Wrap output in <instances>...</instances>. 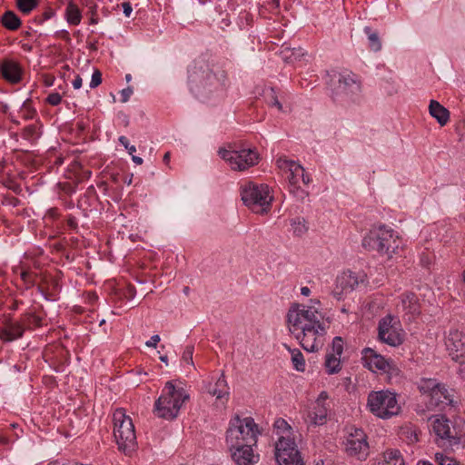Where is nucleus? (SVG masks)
<instances>
[{"mask_svg": "<svg viewBox=\"0 0 465 465\" xmlns=\"http://www.w3.org/2000/svg\"><path fill=\"white\" fill-rule=\"evenodd\" d=\"M290 332L302 347L310 352L318 351L325 342L330 323L325 319L319 299H311L309 304H293L287 313Z\"/></svg>", "mask_w": 465, "mask_h": 465, "instance_id": "nucleus-1", "label": "nucleus"}, {"mask_svg": "<svg viewBox=\"0 0 465 465\" xmlns=\"http://www.w3.org/2000/svg\"><path fill=\"white\" fill-rule=\"evenodd\" d=\"M227 76L223 71H214L203 61L194 62L188 70V86L199 100L209 103L224 97Z\"/></svg>", "mask_w": 465, "mask_h": 465, "instance_id": "nucleus-2", "label": "nucleus"}, {"mask_svg": "<svg viewBox=\"0 0 465 465\" xmlns=\"http://www.w3.org/2000/svg\"><path fill=\"white\" fill-rule=\"evenodd\" d=\"M189 394L181 381H169L163 386L161 395L155 401L153 413L156 417L172 420L177 418Z\"/></svg>", "mask_w": 465, "mask_h": 465, "instance_id": "nucleus-3", "label": "nucleus"}, {"mask_svg": "<svg viewBox=\"0 0 465 465\" xmlns=\"http://www.w3.org/2000/svg\"><path fill=\"white\" fill-rule=\"evenodd\" d=\"M262 431L252 417L233 416L226 430V444L228 448L241 445H256Z\"/></svg>", "mask_w": 465, "mask_h": 465, "instance_id": "nucleus-4", "label": "nucleus"}, {"mask_svg": "<svg viewBox=\"0 0 465 465\" xmlns=\"http://www.w3.org/2000/svg\"><path fill=\"white\" fill-rule=\"evenodd\" d=\"M113 434L119 450L130 455L137 448V440L132 418L123 408L113 413Z\"/></svg>", "mask_w": 465, "mask_h": 465, "instance_id": "nucleus-5", "label": "nucleus"}, {"mask_svg": "<svg viewBox=\"0 0 465 465\" xmlns=\"http://www.w3.org/2000/svg\"><path fill=\"white\" fill-rule=\"evenodd\" d=\"M366 408L373 416L382 420L397 416L401 411L397 394L390 390L369 392Z\"/></svg>", "mask_w": 465, "mask_h": 465, "instance_id": "nucleus-6", "label": "nucleus"}, {"mask_svg": "<svg viewBox=\"0 0 465 465\" xmlns=\"http://www.w3.org/2000/svg\"><path fill=\"white\" fill-rule=\"evenodd\" d=\"M362 245L366 249L376 251L388 258H391L400 248L401 240L393 230L381 226L370 231L364 236Z\"/></svg>", "mask_w": 465, "mask_h": 465, "instance_id": "nucleus-7", "label": "nucleus"}, {"mask_svg": "<svg viewBox=\"0 0 465 465\" xmlns=\"http://www.w3.org/2000/svg\"><path fill=\"white\" fill-rule=\"evenodd\" d=\"M241 196L243 203L256 213H267L273 201V195L267 184L252 182H248L242 187Z\"/></svg>", "mask_w": 465, "mask_h": 465, "instance_id": "nucleus-8", "label": "nucleus"}, {"mask_svg": "<svg viewBox=\"0 0 465 465\" xmlns=\"http://www.w3.org/2000/svg\"><path fill=\"white\" fill-rule=\"evenodd\" d=\"M418 388L422 396L429 400V409L453 403V391L436 379L423 378L419 381Z\"/></svg>", "mask_w": 465, "mask_h": 465, "instance_id": "nucleus-9", "label": "nucleus"}, {"mask_svg": "<svg viewBox=\"0 0 465 465\" xmlns=\"http://www.w3.org/2000/svg\"><path fill=\"white\" fill-rule=\"evenodd\" d=\"M276 164L288 180L290 193L298 198L303 199L306 193L303 190H301L300 183L308 184L310 183V178L304 173L303 167L295 161L285 157L278 158Z\"/></svg>", "mask_w": 465, "mask_h": 465, "instance_id": "nucleus-10", "label": "nucleus"}, {"mask_svg": "<svg viewBox=\"0 0 465 465\" xmlns=\"http://www.w3.org/2000/svg\"><path fill=\"white\" fill-rule=\"evenodd\" d=\"M220 157L224 160L231 169L243 171L258 163V153L251 148L228 146L218 151Z\"/></svg>", "mask_w": 465, "mask_h": 465, "instance_id": "nucleus-11", "label": "nucleus"}, {"mask_svg": "<svg viewBox=\"0 0 465 465\" xmlns=\"http://www.w3.org/2000/svg\"><path fill=\"white\" fill-rule=\"evenodd\" d=\"M331 86L332 94L337 99L354 100L361 92V83L351 72L333 74Z\"/></svg>", "mask_w": 465, "mask_h": 465, "instance_id": "nucleus-12", "label": "nucleus"}, {"mask_svg": "<svg viewBox=\"0 0 465 465\" xmlns=\"http://www.w3.org/2000/svg\"><path fill=\"white\" fill-rule=\"evenodd\" d=\"M361 354L363 365L372 372L385 374L389 380L399 376L400 369L393 361L386 359L371 348L363 349Z\"/></svg>", "mask_w": 465, "mask_h": 465, "instance_id": "nucleus-13", "label": "nucleus"}, {"mask_svg": "<svg viewBox=\"0 0 465 465\" xmlns=\"http://www.w3.org/2000/svg\"><path fill=\"white\" fill-rule=\"evenodd\" d=\"M444 344L449 355L460 367V362L465 359V329L450 328L445 333Z\"/></svg>", "mask_w": 465, "mask_h": 465, "instance_id": "nucleus-14", "label": "nucleus"}, {"mask_svg": "<svg viewBox=\"0 0 465 465\" xmlns=\"http://www.w3.org/2000/svg\"><path fill=\"white\" fill-rule=\"evenodd\" d=\"M379 338L390 346L401 345L403 342V331L399 321L391 315L382 318L379 323Z\"/></svg>", "mask_w": 465, "mask_h": 465, "instance_id": "nucleus-15", "label": "nucleus"}, {"mask_svg": "<svg viewBox=\"0 0 465 465\" xmlns=\"http://www.w3.org/2000/svg\"><path fill=\"white\" fill-rule=\"evenodd\" d=\"M344 444L347 454L351 457L363 460L369 455L367 435L361 429L351 430L348 434Z\"/></svg>", "mask_w": 465, "mask_h": 465, "instance_id": "nucleus-16", "label": "nucleus"}, {"mask_svg": "<svg viewBox=\"0 0 465 465\" xmlns=\"http://www.w3.org/2000/svg\"><path fill=\"white\" fill-rule=\"evenodd\" d=\"M275 459L279 465H303L295 440H277L275 443Z\"/></svg>", "mask_w": 465, "mask_h": 465, "instance_id": "nucleus-17", "label": "nucleus"}, {"mask_svg": "<svg viewBox=\"0 0 465 465\" xmlns=\"http://www.w3.org/2000/svg\"><path fill=\"white\" fill-rule=\"evenodd\" d=\"M328 399V393L322 391L312 405L306 410L303 419L307 424L318 426L325 423L330 408Z\"/></svg>", "mask_w": 465, "mask_h": 465, "instance_id": "nucleus-18", "label": "nucleus"}, {"mask_svg": "<svg viewBox=\"0 0 465 465\" xmlns=\"http://www.w3.org/2000/svg\"><path fill=\"white\" fill-rule=\"evenodd\" d=\"M364 276L359 275L351 271L342 272L336 278L335 287L332 295L337 300H341L344 294L351 292L363 282Z\"/></svg>", "mask_w": 465, "mask_h": 465, "instance_id": "nucleus-19", "label": "nucleus"}, {"mask_svg": "<svg viewBox=\"0 0 465 465\" xmlns=\"http://www.w3.org/2000/svg\"><path fill=\"white\" fill-rule=\"evenodd\" d=\"M253 446L247 444L236 448H228L236 465H255L259 461V455L254 453Z\"/></svg>", "mask_w": 465, "mask_h": 465, "instance_id": "nucleus-20", "label": "nucleus"}, {"mask_svg": "<svg viewBox=\"0 0 465 465\" xmlns=\"http://www.w3.org/2000/svg\"><path fill=\"white\" fill-rule=\"evenodd\" d=\"M397 308L407 315L409 320H411L420 313L418 298L411 292H406L401 296V302L398 303Z\"/></svg>", "mask_w": 465, "mask_h": 465, "instance_id": "nucleus-21", "label": "nucleus"}, {"mask_svg": "<svg viewBox=\"0 0 465 465\" xmlns=\"http://www.w3.org/2000/svg\"><path fill=\"white\" fill-rule=\"evenodd\" d=\"M25 328L17 322L6 321L3 327H0V339L4 341H13L23 336Z\"/></svg>", "mask_w": 465, "mask_h": 465, "instance_id": "nucleus-22", "label": "nucleus"}, {"mask_svg": "<svg viewBox=\"0 0 465 465\" xmlns=\"http://www.w3.org/2000/svg\"><path fill=\"white\" fill-rule=\"evenodd\" d=\"M371 465H405L404 460L398 450H387L371 460Z\"/></svg>", "mask_w": 465, "mask_h": 465, "instance_id": "nucleus-23", "label": "nucleus"}, {"mask_svg": "<svg viewBox=\"0 0 465 465\" xmlns=\"http://www.w3.org/2000/svg\"><path fill=\"white\" fill-rule=\"evenodd\" d=\"M431 429L435 435L441 440H455L450 434L449 420L444 416H434L431 420Z\"/></svg>", "mask_w": 465, "mask_h": 465, "instance_id": "nucleus-24", "label": "nucleus"}, {"mask_svg": "<svg viewBox=\"0 0 465 465\" xmlns=\"http://www.w3.org/2000/svg\"><path fill=\"white\" fill-rule=\"evenodd\" d=\"M1 71L3 77L11 83H17L21 79L22 68L18 63L13 60L3 62Z\"/></svg>", "mask_w": 465, "mask_h": 465, "instance_id": "nucleus-25", "label": "nucleus"}, {"mask_svg": "<svg viewBox=\"0 0 465 465\" xmlns=\"http://www.w3.org/2000/svg\"><path fill=\"white\" fill-rule=\"evenodd\" d=\"M429 113L440 126H444L450 120V112L438 101L430 100L429 104Z\"/></svg>", "mask_w": 465, "mask_h": 465, "instance_id": "nucleus-26", "label": "nucleus"}, {"mask_svg": "<svg viewBox=\"0 0 465 465\" xmlns=\"http://www.w3.org/2000/svg\"><path fill=\"white\" fill-rule=\"evenodd\" d=\"M208 392L218 400L227 399L229 396V386L223 375H221L213 383H210Z\"/></svg>", "mask_w": 465, "mask_h": 465, "instance_id": "nucleus-27", "label": "nucleus"}, {"mask_svg": "<svg viewBox=\"0 0 465 465\" xmlns=\"http://www.w3.org/2000/svg\"><path fill=\"white\" fill-rule=\"evenodd\" d=\"M274 433L278 437L277 440H294V434L292 428L288 424V422L279 418L274 421L273 424Z\"/></svg>", "mask_w": 465, "mask_h": 465, "instance_id": "nucleus-28", "label": "nucleus"}, {"mask_svg": "<svg viewBox=\"0 0 465 465\" xmlns=\"http://www.w3.org/2000/svg\"><path fill=\"white\" fill-rule=\"evenodd\" d=\"M64 17L69 25H77L81 23L82 13L75 4L69 2L65 8Z\"/></svg>", "mask_w": 465, "mask_h": 465, "instance_id": "nucleus-29", "label": "nucleus"}, {"mask_svg": "<svg viewBox=\"0 0 465 465\" xmlns=\"http://www.w3.org/2000/svg\"><path fill=\"white\" fill-rule=\"evenodd\" d=\"M1 22L6 29L12 31L18 29L21 25L20 18L12 11H6L2 15Z\"/></svg>", "mask_w": 465, "mask_h": 465, "instance_id": "nucleus-30", "label": "nucleus"}, {"mask_svg": "<svg viewBox=\"0 0 465 465\" xmlns=\"http://www.w3.org/2000/svg\"><path fill=\"white\" fill-rule=\"evenodd\" d=\"M324 365L329 374L338 373L341 369V357L327 353Z\"/></svg>", "mask_w": 465, "mask_h": 465, "instance_id": "nucleus-31", "label": "nucleus"}, {"mask_svg": "<svg viewBox=\"0 0 465 465\" xmlns=\"http://www.w3.org/2000/svg\"><path fill=\"white\" fill-rule=\"evenodd\" d=\"M364 32L368 36L370 48L374 52H379L381 49V43L378 34L372 31L370 27H365Z\"/></svg>", "mask_w": 465, "mask_h": 465, "instance_id": "nucleus-32", "label": "nucleus"}, {"mask_svg": "<svg viewBox=\"0 0 465 465\" xmlns=\"http://www.w3.org/2000/svg\"><path fill=\"white\" fill-rule=\"evenodd\" d=\"M291 230L296 236H302L307 232V225L303 218H294L291 220Z\"/></svg>", "mask_w": 465, "mask_h": 465, "instance_id": "nucleus-33", "label": "nucleus"}, {"mask_svg": "<svg viewBox=\"0 0 465 465\" xmlns=\"http://www.w3.org/2000/svg\"><path fill=\"white\" fill-rule=\"evenodd\" d=\"M291 359L294 369L298 371H305V360L302 353L299 350L291 351Z\"/></svg>", "mask_w": 465, "mask_h": 465, "instance_id": "nucleus-34", "label": "nucleus"}, {"mask_svg": "<svg viewBox=\"0 0 465 465\" xmlns=\"http://www.w3.org/2000/svg\"><path fill=\"white\" fill-rule=\"evenodd\" d=\"M266 103L272 107H276L278 111H283L282 105L280 103L278 96L273 89H270L265 94Z\"/></svg>", "mask_w": 465, "mask_h": 465, "instance_id": "nucleus-35", "label": "nucleus"}, {"mask_svg": "<svg viewBox=\"0 0 465 465\" xmlns=\"http://www.w3.org/2000/svg\"><path fill=\"white\" fill-rule=\"evenodd\" d=\"M435 460L438 465H460L456 460L445 455L442 452L435 453Z\"/></svg>", "mask_w": 465, "mask_h": 465, "instance_id": "nucleus-36", "label": "nucleus"}, {"mask_svg": "<svg viewBox=\"0 0 465 465\" xmlns=\"http://www.w3.org/2000/svg\"><path fill=\"white\" fill-rule=\"evenodd\" d=\"M36 5V0H17V7L24 14H29Z\"/></svg>", "mask_w": 465, "mask_h": 465, "instance_id": "nucleus-37", "label": "nucleus"}, {"mask_svg": "<svg viewBox=\"0 0 465 465\" xmlns=\"http://www.w3.org/2000/svg\"><path fill=\"white\" fill-rule=\"evenodd\" d=\"M343 351V341L341 337H335L332 340L331 344V351L328 352L329 354H335L339 357L341 356Z\"/></svg>", "mask_w": 465, "mask_h": 465, "instance_id": "nucleus-38", "label": "nucleus"}, {"mask_svg": "<svg viewBox=\"0 0 465 465\" xmlns=\"http://www.w3.org/2000/svg\"><path fill=\"white\" fill-rule=\"evenodd\" d=\"M454 427L459 430L460 435L465 434V413L458 414L453 420Z\"/></svg>", "mask_w": 465, "mask_h": 465, "instance_id": "nucleus-39", "label": "nucleus"}, {"mask_svg": "<svg viewBox=\"0 0 465 465\" xmlns=\"http://www.w3.org/2000/svg\"><path fill=\"white\" fill-rule=\"evenodd\" d=\"M193 347L187 346L183 353L182 361L187 364L193 365Z\"/></svg>", "mask_w": 465, "mask_h": 465, "instance_id": "nucleus-40", "label": "nucleus"}, {"mask_svg": "<svg viewBox=\"0 0 465 465\" xmlns=\"http://www.w3.org/2000/svg\"><path fill=\"white\" fill-rule=\"evenodd\" d=\"M119 143L127 150L130 155H133L136 152V147L134 145L130 144L127 137L122 135L119 137Z\"/></svg>", "mask_w": 465, "mask_h": 465, "instance_id": "nucleus-41", "label": "nucleus"}, {"mask_svg": "<svg viewBox=\"0 0 465 465\" xmlns=\"http://www.w3.org/2000/svg\"><path fill=\"white\" fill-rule=\"evenodd\" d=\"M102 83V74L99 71H94L92 74L91 82H90V87L95 88Z\"/></svg>", "mask_w": 465, "mask_h": 465, "instance_id": "nucleus-42", "label": "nucleus"}, {"mask_svg": "<svg viewBox=\"0 0 465 465\" xmlns=\"http://www.w3.org/2000/svg\"><path fill=\"white\" fill-rule=\"evenodd\" d=\"M46 101L51 105H58L62 101V96L58 93H52L47 96Z\"/></svg>", "mask_w": 465, "mask_h": 465, "instance_id": "nucleus-43", "label": "nucleus"}, {"mask_svg": "<svg viewBox=\"0 0 465 465\" xmlns=\"http://www.w3.org/2000/svg\"><path fill=\"white\" fill-rule=\"evenodd\" d=\"M133 94V89L131 87H127L121 91V101L122 103H126L131 95Z\"/></svg>", "mask_w": 465, "mask_h": 465, "instance_id": "nucleus-44", "label": "nucleus"}, {"mask_svg": "<svg viewBox=\"0 0 465 465\" xmlns=\"http://www.w3.org/2000/svg\"><path fill=\"white\" fill-rule=\"evenodd\" d=\"M161 338L158 334L153 335L149 341L145 342V346L149 348H155L160 341Z\"/></svg>", "mask_w": 465, "mask_h": 465, "instance_id": "nucleus-45", "label": "nucleus"}, {"mask_svg": "<svg viewBox=\"0 0 465 465\" xmlns=\"http://www.w3.org/2000/svg\"><path fill=\"white\" fill-rule=\"evenodd\" d=\"M123 12L126 17H130L133 12V7L129 2H124L122 4Z\"/></svg>", "mask_w": 465, "mask_h": 465, "instance_id": "nucleus-46", "label": "nucleus"}, {"mask_svg": "<svg viewBox=\"0 0 465 465\" xmlns=\"http://www.w3.org/2000/svg\"><path fill=\"white\" fill-rule=\"evenodd\" d=\"M72 84H73V86H74V89H79V88H81L82 84H83L82 78H81L79 75H77V76L74 78V80L73 81V83H72Z\"/></svg>", "mask_w": 465, "mask_h": 465, "instance_id": "nucleus-47", "label": "nucleus"}, {"mask_svg": "<svg viewBox=\"0 0 465 465\" xmlns=\"http://www.w3.org/2000/svg\"><path fill=\"white\" fill-rule=\"evenodd\" d=\"M312 293V291L311 289L308 287V286H302L301 288V294L305 296V297H308L310 296V294Z\"/></svg>", "mask_w": 465, "mask_h": 465, "instance_id": "nucleus-48", "label": "nucleus"}, {"mask_svg": "<svg viewBox=\"0 0 465 465\" xmlns=\"http://www.w3.org/2000/svg\"><path fill=\"white\" fill-rule=\"evenodd\" d=\"M132 160H133V162H134L135 164H137V165H141V164L143 163V159H142L141 157L136 156V155H134V153H133V155H132Z\"/></svg>", "mask_w": 465, "mask_h": 465, "instance_id": "nucleus-49", "label": "nucleus"}, {"mask_svg": "<svg viewBox=\"0 0 465 465\" xmlns=\"http://www.w3.org/2000/svg\"><path fill=\"white\" fill-rule=\"evenodd\" d=\"M160 361L168 365V358L166 355L160 356Z\"/></svg>", "mask_w": 465, "mask_h": 465, "instance_id": "nucleus-50", "label": "nucleus"}, {"mask_svg": "<svg viewBox=\"0 0 465 465\" xmlns=\"http://www.w3.org/2000/svg\"><path fill=\"white\" fill-rule=\"evenodd\" d=\"M163 161L168 163L170 161V153H166L163 156Z\"/></svg>", "mask_w": 465, "mask_h": 465, "instance_id": "nucleus-51", "label": "nucleus"}, {"mask_svg": "<svg viewBox=\"0 0 465 465\" xmlns=\"http://www.w3.org/2000/svg\"><path fill=\"white\" fill-rule=\"evenodd\" d=\"M417 465H432V464H431V463H430V462H427V461H419V462L417 463Z\"/></svg>", "mask_w": 465, "mask_h": 465, "instance_id": "nucleus-52", "label": "nucleus"}, {"mask_svg": "<svg viewBox=\"0 0 465 465\" xmlns=\"http://www.w3.org/2000/svg\"><path fill=\"white\" fill-rule=\"evenodd\" d=\"M125 79H126V81H127V82L131 81V79H132L131 74H126V75H125Z\"/></svg>", "mask_w": 465, "mask_h": 465, "instance_id": "nucleus-53", "label": "nucleus"}, {"mask_svg": "<svg viewBox=\"0 0 465 465\" xmlns=\"http://www.w3.org/2000/svg\"><path fill=\"white\" fill-rule=\"evenodd\" d=\"M315 465H324L322 460H319L315 463Z\"/></svg>", "mask_w": 465, "mask_h": 465, "instance_id": "nucleus-54", "label": "nucleus"}, {"mask_svg": "<svg viewBox=\"0 0 465 465\" xmlns=\"http://www.w3.org/2000/svg\"><path fill=\"white\" fill-rule=\"evenodd\" d=\"M462 281H463V282H464V284H465V270H464V272H462Z\"/></svg>", "mask_w": 465, "mask_h": 465, "instance_id": "nucleus-55", "label": "nucleus"}, {"mask_svg": "<svg viewBox=\"0 0 465 465\" xmlns=\"http://www.w3.org/2000/svg\"><path fill=\"white\" fill-rule=\"evenodd\" d=\"M91 23H92V24H96V23H97V21H96L95 19H94V18H93V19L91 20Z\"/></svg>", "mask_w": 465, "mask_h": 465, "instance_id": "nucleus-56", "label": "nucleus"}]
</instances>
